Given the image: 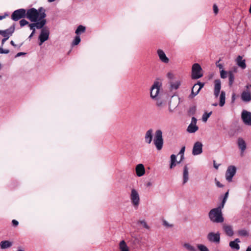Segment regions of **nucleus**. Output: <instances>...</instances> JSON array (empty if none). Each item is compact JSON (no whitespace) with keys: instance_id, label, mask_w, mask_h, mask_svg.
Segmentation results:
<instances>
[{"instance_id":"f257e3e1","label":"nucleus","mask_w":251,"mask_h":251,"mask_svg":"<svg viewBox=\"0 0 251 251\" xmlns=\"http://www.w3.org/2000/svg\"><path fill=\"white\" fill-rule=\"evenodd\" d=\"M45 11V9L42 7L38 10L34 8H30L26 11V18L31 22H36L46 17Z\"/></svg>"},{"instance_id":"f03ea898","label":"nucleus","mask_w":251,"mask_h":251,"mask_svg":"<svg viewBox=\"0 0 251 251\" xmlns=\"http://www.w3.org/2000/svg\"><path fill=\"white\" fill-rule=\"evenodd\" d=\"M208 216L211 221L213 223H220L224 221L222 212L220 209L213 208L211 209L209 212Z\"/></svg>"},{"instance_id":"7ed1b4c3","label":"nucleus","mask_w":251,"mask_h":251,"mask_svg":"<svg viewBox=\"0 0 251 251\" xmlns=\"http://www.w3.org/2000/svg\"><path fill=\"white\" fill-rule=\"evenodd\" d=\"M129 198L132 205L135 209H137L140 202L138 191L135 188H132L129 195Z\"/></svg>"},{"instance_id":"20e7f679","label":"nucleus","mask_w":251,"mask_h":251,"mask_svg":"<svg viewBox=\"0 0 251 251\" xmlns=\"http://www.w3.org/2000/svg\"><path fill=\"white\" fill-rule=\"evenodd\" d=\"M203 76L202 69L198 63H194L192 67L191 77L193 79H197Z\"/></svg>"},{"instance_id":"39448f33","label":"nucleus","mask_w":251,"mask_h":251,"mask_svg":"<svg viewBox=\"0 0 251 251\" xmlns=\"http://www.w3.org/2000/svg\"><path fill=\"white\" fill-rule=\"evenodd\" d=\"M153 142L157 150L158 151L161 150L163 144L162 132L161 130L158 129L156 131Z\"/></svg>"},{"instance_id":"423d86ee","label":"nucleus","mask_w":251,"mask_h":251,"mask_svg":"<svg viewBox=\"0 0 251 251\" xmlns=\"http://www.w3.org/2000/svg\"><path fill=\"white\" fill-rule=\"evenodd\" d=\"M161 83L159 81L154 82L151 89V97L155 100H157L158 98Z\"/></svg>"},{"instance_id":"0eeeda50","label":"nucleus","mask_w":251,"mask_h":251,"mask_svg":"<svg viewBox=\"0 0 251 251\" xmlns=\"http://www.w3.org/2000/svg\"><path fill=\"white\" fill-rule=\"evenodd\" d=\"M25 17H26V11L25 9L22 8L14 11L11 16L12 19L15 21Z\"/></svg>"},{"instance_id":"6e6552de","label":"nucleus","mask_w":251,"mask_h":251,"mask_svg":"<svg viewBox=\"0 0 251 251\" xmlns=\"http://www.w3.org/2000/svg\"><path fill=\"white\" fill-rule=\"evenodd\" d=\"M236 172V168L234 166H229L228 167L226 173V178L228 182H231L232 178Z\"/></svg>"},{"instance_id":"1a4fd4ad","label":"nucleus","mask_w":251,"mask_h":251,"mask_svg":"<svg viewBox=\"0 0 251 251\" xmlns=\"http://www.w3.org/2000/svg\"><path fill=\"white\" fill-rule=\"evenodd\" d=\"M204 86V83L198 82L197 84H195L192 88L191 93L189 95V98L190 99H193L196 96H197L201 88Z\"/></svg>"},{"instance_id":"9d476101","label":"nucleus","mask_w":251,"mask_h":251,"mask_svg":"<svg viewBox=\"0 0 251 251\" xmlns=\"http://www.w3.org/2000/svg\"><path fill=\"white\" fill-rule=\"evenodd\" d=\"M49 34L50 31L47 27H44L42 29L40 34L39 36L40 45H41L44 42L48 40Z\"/></svg>"},{"instance_id":"9b49d317","label":"nucleus","mask_w":251,"mask_h":251,"mask_svg":"<svg viewBox=\"0 0 251 251\" xmlns=\"http://www.w3.org/2000/svg\"><path fill=\"white\" fill-rule=\"evenodd\" d=\"M208 240L210 242L219 244L220 241V234L219 232H209L207 235Z\"/></svg>"},{"instance_id":"f8f14e48","label":"nucleus","mask_w":251,"mask_h":251,"mask_svg":"<svg viewBox=\"0 0 251 251\" xmlns=\"http://www.w3.org/2000/svg\"><path fill=\"white\" fill-rule=\"evenodd\" d=\"M241 118L245 125L251 126V112L243 110L241 114Z\"/></svg>"},{"instance_id":"ddd939ff","label":"nucleus","mask_w":251,"mask_h":251,"mask_svg":"<svg viewBox=\"0 0 251 251\" xmlns=\"http://www.w3.org/2000/svg\"><path fill=\"white\" fill-rule=\"evenodd\" d=\"M179 102L178 98L173 96L171 98L169 104V110L170 112H173L174 109L178 106Z\"/></svg>"},{"instance_id":"4468645a","label":"nucleus","mask_w":251,"mask_h":251,"mask_svg":"<svg viewBox=\"0 0 251 251\" xmlns=\"http://www.w3.org/2000/svg\"><path fill=\"white\" fill-rule=\"evenodd\" d=\"M197 120L195 117H192L191 123L187 127V130L189 133H194L196 132L198 129V126L196 125Z\"/></svg>"},{"instance_id":"2eb2a0df","label":"nucleus","mask_w":251,"mask_h":251,"mask_svg":"<svg viewBox=\"0 0 251 251\" xmlns=\"http://www.w3.org/2000/svg\"><path fill=\"white\" fill-rule=\"evenodd\" d=\"M202 152V144L200 142H197L195 143L192 153L194 155H199Z\"/></svg>"},{"instance_id":"dca6fc26","label":"nucleus","mask_w":251,"mask_h":251,"mask_svg":"<svg viewBox=\"0 0 251 251\" xmlns=\"http://www.w3.org/2000/svg\"><path fill=\"white\" fill-rule=\"evenodd\" d=\"M39 22H37L36 23H32V24H29L28 26L30 28V29H32L33 27L35 28H37V29H42L44 27V26L45 25V24H46V19H42L40 21H38Z\"/></svg>"},{"instance_id":"f3484780","label":"nucleus","mask_w":251,"mask_h":251,"mask_svg":"<svg viewBox=\"0 0 251 251\" xmlns=\"http://www.w3.org/2000/svg\"><path fill=\"white\" fill-rule=\"evenodd\" d=\"M15 30L14 26H11L9 28L3 30H0V35H1L4 38L8 39L12 34L14 33Z\"/></svg>"},{"instance_id":"a211bd4d","label":"nucleus","mask_w":251,"mask_h":251,"mask_svg":"<svg viewBox=\"0 0 251 251\" xmlns=\"http://www.w3.org/2000/svg\"><path fill=\"white\" fill-rule=\"evenodd\" d=\"M221 89V82L220 79H216L214 81V95L216 98L219 96Z\"/></svg>"},{"instance_id":"6ab92c4d","label":"nucleus","mask_w":251,"mask_h":251,"mask_svg":"<svg viewBox=\"0 0 251 251\" xmlns=\"http://www.w3.org/2000/svg\"><path fill=\"white\" fill-rule=\"evenodd\" d=\"M135 172L138 177L143 176L145 174V168L143 164H138L136 166Z\"/></svg>"},{"instance_id":"aec40b11","label":"nucleus","mask_w":251,"mask_h":251,"mask_svg":"<svg viewBox=\"0 0 251 251\" xmlns=\"http://www.w3.org/2000/svg\"><path fill=\"white\" fill-rule=\"evenodd\" d=\"M241 100L246 102L251 101V93L250 90H245L243 91L241 95Z\"/></svg>"},{"instance_id":"412c9836","label":"nucleus","mask_w":251,"mask_h":251,"mask_svg":"<svg viewBox=\"0 0 251 251\" xmlns=\"http://www.w3.org/2000/svg\"><path fill=\"white\" fill-rule=\"evenodd\" d=\"M157 55L160 61L165 63H168L169 61V58L166 56L164 51L158 49L157 50Z\"/></svg>"},{"instance_id":"4be33fe9","label":"nucleus","mask_w":251,"mask_h":251,"mask_svg":"<svg viewBox=\"0 0 251 251\" xmlns=\"http://www.w3.org/2000/svg\"><path fill=\"white\" fill-rule=\"evenodd\" d=\"M236 64L242 69H245L246 68V61L243 58V57L239 55L235 59Z\"/></svg>"},{"instance_id":"5701e85b","label":"nucleus","mask_w":251,"mask_h":251,"mask_svg":"<svg viewBox=\"0 0 251 251\" xmlns=\"http://www.w3.org/2000/svg\"><path fill=\"white\" fill-rule=\"evenodd\" d=\"M152 133L153 130L150 129L148 130L145 135V141L146 143L150 144L151 143L152 140Z\"/></svg>"},{"instance_id":"b1692460","label":"nucleus","mask_w":251,"mask_h":251,"mask_svg":"<svg viewBox=\"0 0 251 251\" xmlns=\"http://www.w3.org/2000/svg\"><path fill=\"white\" fill-rule=\"evenodd\" d=\"M189 180V168L187 165L183 168L182 184H185Z\"/></svg>"},{"instance_id":"393cba45","label":"nucleus","mask_w":251,"mask_h":251,"mask_svg":"<svg viewBox=\"0 0 251 251\" xmlns=\"http://www.w3.org/2000/svg\"><path fill=\"white\" fill-rule=\"evenodd\" d=\"M181 81L179 79H176L170 81V89L171 90H177L181 85Z\"/></svg>"},{"instance_id":"a878e982","label":"nucleus","mask_w":251,"mask_h":251,"mask_svg":"<svg viewBox=\"0 0 251 251\" xmlns=\"http://www.w3.org/2000/svg\"><path fill=\"white\" fill-rule=\"evenodd\" d=\"M237 145L241 151L243 153L246 149V143L242 138H239L237 140Z\"/></svg>"},{"instance_id":"bb28decb","label":"nucleus","mask_w":251,"mask_h":251,"mask_svg":"<svg viewBox=\"0 0 251 251\" xmlns=\"http://www.w3.org/2000/svg\"><path fill=\"white\" fill-rule=\"evenodd\" d=\"M240 242L239 239L236 238L234 241L229 242V247L233 250H238L240 249V246L238 244Z\"/></svg>"},{"instance_id":"cd10ccee","label":"nucleus","mask_w":251,"mask_h":251,"mask_svg":"<svg viewBox=\"0 0 251 251\" xmlns=\"http://www.w3.org/2000/svg\"><path fill=\"white\" fill-rule=\"evenodd\" d=\"M171 159V163L170 165V169H173L175 166H176L177 164H178L180 162V161L182 160L180 159V160L179 162H177L176 161V155L175 154H172L171 155L170 157Z\"/></svg>"},{"instance_id":"c85d7f7f","label":"nucleus","mask_w":251,"mask_h":251,"mask_svg":"<svg viewBox=\"0 0 251 251\" xmlns=\"http://www.w3.org/2000/svg\"><path fill=\"white\" fill-rule=\"evenodd\" d=\"M223 229L228 236H232L233 235V231L231 226L224 225L223 226Z\"/></svg>"},{"instance_id":"c756f323","label":"nucleus","mask_w":251,"mask_h":251,"mask_svg":"<svg viewBox=\"0 0 251 251\" xmlns=\"http://www.w3.org/2000/svg\"><path fill=\"white\" fill-rule=\"evenodd\" d=\"M13 243L9 241H2L0 243V247L1 249H5L11 247Z\"/></svg>"},{"instance_id":"7c9ffc66","label":"nucleus","mask_w":251,"mask_h":251,"mask_svg":"<svg viewBox=\"0 0 251 251\" xmlns=\"http://www.w3.org/2000/svg\"><path fill=\"white\" fill-rule=\"evenodd\" d=\"M219 105L222 107L224 105L226 102V93L225 91H221L220 95Z\"/></svg>"},{"instance_id":"2f4dec72","label":"nucleus","mask_w":251,"mask_h":251,"mask_svg":"<svg viewBox=\"0 0 251 251\" xmlns=\"http://www.w3.org/2000/svg\"><path fill=\"white\" fill-rule=\"evenodd\" d=\"M120 251H129V248L124 240L121 241L119 243Z\"/></svg>"},{"instance_id":"473e14b6","label":"nucleus","mask_w":251,"mask_h":251,"mask_svg":"<svg viewBox=\"0 0 251 251\" xmlns=\"http://www.w3.org/2000/svg\"><path fill=\"white\" fill-rule=\"evenodd\" d=\"M85 31V26L82 25H79L75 30V33L76 34V36H79L82 33H84Z\"/></svg>"},{"instance_id":"72a5a7b5","label":"nucleus","mask_w":251,"mask_h":251,"mask_svg":"<svg viewBox=\"0 0 251 251\" xmlns=\"http://www.w3.org/2000/svg\"><path fill=\"white\" fill-rule=\"evenodd\" d=\"M184 248L188 251H196V248L188 243H185L183 244Z\"/></svg>"},{"instance_id":"f704fd0d","label":"nucleus","mask_w":251,"mask_h":251,"mask_svg":"<svg viewBox=\"0 0 251 251\" xmlns=\"http://www.w3.org/2000/svg\"><path fill=\"white\" fill-rule=\"evenodd\" d=\"M137 224L142 225L144 228L147 229H150V226L148 225L145 220H139L137 221Z\"/></svg>"},{"instance_id":"c9c22d12","label":"nucleus","mask_w":251,"mask_h":251,"mask_svg":"<svg viewBox=\"0 0 251 251\" xmlns=\"http://www.w3.org/2000/svg\"><path fill=\"white\" fill-rule=\"evenodd\" d=\"M133 243L136 245H140L141 243L142 237L140 235H134L132 236Z\"/></svg>"},{"instance_id":"e433bc0d","label":"nucleus","mask_w":251,"mask_h":251,"mask_svg":"<svg viewBox=\"0 0 251 251\" xmlns=\"http://www.w3.org/2000/svg\"><path fill=\"white\" fill-rule=\"evenodd\" d=\"M228 77L229 85V86H231L233 84V82L234 81V75L231 72H229Z\"/></svg>"},{"instance_id":"4c0bfd02","label":"nucleus","mask_w":251,"mask_h":251,"mask_svg":"<svg viewBox=\"0 0 251 251\" xmlns=\"http://www.w3.org/2000/svg\"><path fill=\"white\" fill-rule=\"evenodd\" d=\"M197 248L200 251H209L207 247L202 244H198Z\"/></svg>"},{"instance_id":"58836bf2","label":"nucleus","mask_w":251,"mask_h":251,"mask_svg":"<svg viewBox=\"0 0 251 251\" xmlns=\"http://www.w3.org/2000/svg\"><path fill=\"white\" fill-rule=\"evenodd\" d=\"M80 41L81 39L80 36L76 35L72 42V46L77 45L80 42Z\"/></svg>"},{"instance_id":"ea45409f","label":"nucleus","mask_w":251,"mask_h":251,"mask_svg":"<svg viewBox=\"0 0 251 251\" xmlns=\"http://www.w3.org/2000/svg\"><path fill=\"white\" fill-rule=\"evenodd\" d=\"M212 114V112H210L209 113H204L202 117V120L204 122H206L207 121L208 118Z\"/></svg>"},{"instance_id":"a19ab883","label":"nucleus","mask_w":251,"mask_h":251,"mask_svg":"<svg viewBox=\"0 0 251 251\" xmlns=\"http://www.w3.org/2000/svg\"><path fill=\"white\" fill-rule=\"evenodd\" d=\"M162 223L163 225L167 228H171L174 226V225L173 224L169 223L168 221H167L165 220H163L162 221Z\"/></svg>"},{"instance_id":"79ce46f5","label":"nucleus","mask_w":251,"mask_h":251,"mask_svg":"<svg viewBox=\"0 0 251 251\" xmlns=\"http://www.w3.org/2000/svg\"><path fill=\"white\" fill-rule=\"evenodd\" d=\"M156 100V105L158 107L160 108H162L165 105V103L163 101L159 100H158V99H157Z\"/></svg>"},{"instance_id":"37998d69","label":"nucleus","mask_w":251,"mask_h":251,"mask_svg":"<svg viewBox=\"0 0 251 251\" xmlns=\"http://www.w3.org/2000/svg\"><path fill=\"white\" fill-rule=\"evenodd\" d=\"M238 234L240 236H246L249 235L248 232L245 229H241L238 231Z\"/></svg>"},{"instance_id":"c03bdc74","label":"nucleus","mask_w":251,"mask_h":251,"mask_svg":"<svg viewBox=\"0 0 251 251\" xmlns=\"http://www.w3.org/2000/svg\"><path fill=\"white\" fill-rule=\"evenodd\" d=\"M227 72L224 71V70H222L220 71V75L221 78H226L227 77Z\"/></svg>"},{"instance_id":"a18cd8bd","label":"nucleus","mask_w":251,"mask_h":251,"mask_svg":"<svg viewBox=\"0 0 251 251\" xmlns=\"http://www.w3.org/2000/svg\"><path fill=\"white\" fill-rule=\"evenodd\" d=\"M185 147L184 146V147H182V148L181 149V150L179 152V154L181 155V160H182L184 158V153L185 151Z\"/></svg>"},{"instance_id":"49530a36","label":"nucleus","mask_w":251,"mask_h":251,"mask_svg":"<svg viewBox=\"0 0 251 251\" xmlns=\"http://www.w3.org/2000/svg\"><path fill=\"white\" fill-rule=\"evenodd\" d=\"M20 24L21 26L22 27L26 25H28V22L25 19H22L20 21Z\"/></svg>"},{"instance_id":"de8ad7c7","label":"nucleus","mask_w":251,"mask_h":251,"mask_svg":"<svg viewBox=\"0 0 251 251\" xmlns=\"http://www.w3.org/2000/svg\"><path fill=\"white\" fill-rule=\"evenodd\" d=\"M2 47H0V54H7L9 52V50H3Z\"/></svg>"},{"instance_id":"09e8293b","label":"nucleus","mask_w":251,"mask_h":251,"mask_svg":"<svg viewBox=\"0 0 251 251\" xmlns=\"http://www.w3.org/2000/svg\"><path fill=\"white\" fill-rule=\"evenodd\" d=\"M167 75V77L169 79H170L171 80H174V75L173 73H168Z\"/></svg>"},{"instance_id":"8fccbe9b","label":"nucleus","mask_w":251,"mask_h":251,"mask_svg":"<svg viewBox=\"0 0 251 251\" xmlns=\"http://www.w3.org/2000/svg\"><path fill=\"white\" fill-rule=\"evenodd\" d=\"M213 11L215 14H217L219 11V9L218 6L216 4H214L213 6Z\"/></svg>"},{"instance_id":"3c124183","label":"nucleus","mask_w":251,"mask_h":251,"mask_svg":"<svg viewBox=\"0 0 251 251\" xmlns=\"http://www.w3.org/2000/svg\"><path fill=\"white\" fill-rule=\"evenodd\" d=\"M225 203H226L225 201H222V202L221 204H220V205L219 206H218V207L215 208V209H220L221 210V211H222V209L224 207Z\"/></svg>"},{"instance_id":"603ef678","label":"nucleus","mask_w":251,"mask_h":251,"mask_svg":"<svg viewBox=\"0 0 251 251\" xmlns=\"http://www.w3.org/2000/svg\"><path fill=\"white\" fill-rule=\"evenodd\" d=\"M228 191L225 193L224 197L223 199V201L226 202L227 199L228 198Z\"/></svg>"},{"instance_id":"864d4df0","label":"nucleus","mask_w":251,"mask_h":251,"mask_svg":"<svg viewBox=\"0 0 251 251\" xmlns=\"http://www.w3.org/2000/svg\"><path fill=\"white\" fill-rule=\"evenodd\" d=\"M31 30H32V31H31V33L30 34V35H29V38L30 39L32 38V37L34 35V34H35V28L33 27L32 29H30Z\"/></svg>"},{"instance_id":"5fc2aeb1","label":"nucleus","mask_w":251,"mask_h":251,"mask_svg":"<svg viewBox=\"0 0 251 251\" xmlns=\"http://www.w3.org/2000/svg\"><path fill=\"white\" fill-rule=\"evenodd\" d=\"M215 181L216 184L218 187L220 188L223 187V185L219 181H217L216 179H215Z\"/></svg>"},{"instance_id":"6e6d98bb","label":"nucleus","mask_w":251,"mask_h":251,"mask_svg":"<svg viewBox=\"0 0 251 251\" xmlns=\"http://www.w3.org/2000/svg\"><path fill=\"white\" fill-rule=\"evenodd\" d=\"M12 224L14 226H16L18 225V222L16 220H13L12 221Z\"/></svg>"},{"instance_id":"4d7b16f0","label":"nucleus","mask_w":251,"mask_h":251,"mask_svg":"<svg viewBox=\"0 0 251 251\" xmlns=\"http://www.w3.org/2000/svg\"><path fill=\"white\" fill-rule=\"evenodd\" d=\"M25 52H18L15 56L16 57H19L21 55H24L25 54Z\"/></svg>"},{"instance_id":"13d9d810","label":"nucleus","mask_w":251,"mask_h":251,"mask_svg":"<svg viewBox=\"0 0 251 251\" xmlns=\"http://www.w3.org/2000/svg\"><path fill=\"white\" fill-rule=\"evenodd\" d=\"M8 39L7 38H4L2 41H1V47H3V44H4L5 42L8 40Z\"/></svg>"},{"instance_id":"bf43d9fd","label":"nucleus","mask_w":251,"mask_h":251,"mask_svg":"<svg viewBox=\"0 0 251 251\" xmlns=\"http://www.w3.org/2000/svg\"><path fill=\"white\" fill-rule=\"evenodd\" d=\"M217 67L219 68V69L221 70H223V66L222 64H218V65H217Z\"/></svg>"},{"instance_id":"052dcab7","label":"nucleus","mask_w":251,"mask_h":251,"mask_svg":"<svg viewBox=\"0 0 251 251\" xmlns=\"http://www.w3.org/2000/svg\"><path fill=\"white\" fill-rule=\"evenodd\" d=\"M10 44H11V45H12L14 47H17V45H16L15 44V43L13 41H11Z\"/></svg>"},{"instance_id":"680f3d73","label":"nucleus","mask_w":251,"mask_h":251,"mask_svg":"<svg viewBox=\"0 0 251 251\" xmlns=\"http://www.w3.org/2000/svg\"><path fill=\"white\" fill-rule=\"evenodd\" d=\"M219 165H217L215 163H214V167L216 169H218V167H219Z\"/></svg>"},{"instance_id":"e2e57ef3","label":"nucleus","mask_w":251,"mask_h":251,"mask_svg":"<svg viewBox=\"0 0 251 251\" xmlns=\"http://www.w3.org/2000/svg\"><path fill=\"white\" fill-rule=\"evenodd\" d=\"M245 87L246 88V90H249V89L250 87H251L250 86V85H247Z\"/></svg>"},{"instance_id":"0e129e2a","label":"nucleus","mask_w":251,"mask_h":251,"mask_svg":"<svg viewBox=\"0 0 251 251\" xmlns=\"http://www.w3.org/2000/svg\"><path fill=\"white\" fill-rule=\"evenodd\" d=\"M6 16H0V20H2L3 19H4L5 17Z\"/></svg>"},{"instance_id":"69168bd1","label":"nucleus","mask_w":251,"mask_h":251,"mask_svg":"<svg viewBox=\"0 0 251 251\" xmlns=\"http://www.w3.org/2000/svg\"><path fill=\"white\" fill-rule=\"evenodd\" d=\"M246 251H251V247H249L246 250Z\"/></svg>"},{"instance_id":"338daca9","label":"nucleus","mask_w":251,"mask_h":251,"mask_svg":"<svg viewBox=\"0 0 251 251\" xmlns=\"http://www.w3.org/2000/svg\"><path fill=\"white\" fill-rule=\"evenodd\" d=\"M232 100L233 101L234 100H235V94H233L232 96Z\"/></svg>"},{"instance_id":"774afa93","label":"nucleus","mask_w":251,"mask_h":251,"mask_svg":"<svg viewBox=\"0 0 251 251\" xmlns=\"http://www.w3.org/2000/svg\"><path fill=\"white\" fill-rule=\"evenodd\" d=\"M16 251H25L24 250H23V249H19V250H18Z\"/></svg>"}]
</instances>
